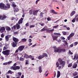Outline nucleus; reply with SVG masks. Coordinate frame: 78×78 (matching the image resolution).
Segmentation results:
<instances>
[{
    "label": "nucleus",
    "mask_w": 78,
    "mask_h": 78,
    "mask_svg": "<svg viewBox=\"0 0 78 78\" xmlns=\"http://www.w3.org/2000/svg\"><path fill=\"white\" fill-rule=\"evenodd\" d=\"M12 6L13 7H16V6H17V5H16L14 4H12Z\"/></svg>",
    "instance_id": "nucleus-61"
},
{
    "label": "nucleus",
    "mask_w": 78,
    "mask_h": 78,
    "mask_svg": "<svg viewBox=\"0 0 78 78\" xmlns=\"http://www.w3.org/2000/svg\"><path fill=\"white\" fill-rule=\"evenodd\" d=\"M6 5H5V4L2 3L0 4V9H5V8H6Z\"/></svg>",
    "instance_id": "nucleus-3"
},
{
    "label": "nucleus",
    "mask_w": 78,
    "mask_h": 78,
    "mask_svg": "<svg viewBox=\"0 0 78 78\" xmlns=\"http://www.w3.org/2000/svg\"><path fill=\"white\" fill-rule=\"evenodd\" d=\"M39 9L37 10H34L33 12V14L34 16H37V12H39Z\"/></svg>",
    "instance_id": "nucleus-11"
},
{
    "label": "nucleus",
    "mask_w": 78,
    "mask_h": 78,
    "mask_svg": "<svg viewBox=\"0 0 78 78\" xmlns=\"http://www.w3.org/2000/svg\"><path fill=\"white\" fill-rule=\"evenodd\" d=\"M42 56H43V58H44V57H48V55L46 53H44L43 54V55H42Z\"/></svg>",
    "instance_id": "nucleus-24"
},
{
    "label": "nucleus",
    "mask_w": 78,
    "mask_h": 78,
    "mask_svg": "<svg viewBox=\"0 0 78 78\" xmlns=\"http://www.w3.org/2000/svg\"><path fill=\"white\" fill-rule=\"evenodd\" d=\"M38 58L39 59V60H40L41 59H42V58H44V57H43L42 55H40L39 56H38Z\"/></svg>",
    "instance_id": "nucleus-28"
},
{
    "label": "nucleus",
    "mask_w": 78,
    "mask_h": 78,
    "mask_svg": "<svg viewBox=\"0 0 78 78\" xmlns=\"http://www.w3.org/2000/svg\"><path fill=\"white\" fill-rule=\"evenodd\" d=\"M1 37L2 38L4 37V34H2L1 35Z\"/></svg>",
    "instance_id": "nucleus-56"
},
{
    "label": "nucleus",
    "mask_w": 78,
    "mask_h": 78,
    "mask_svg": "<svg viewBox=\"0 0 78 78\" xmlns=\"http://www.w3.org/2000/svg\"><path fill=\"white\" fill-rule=\"evenodd\" d=\"M19 48H18L15 51V53H18L19 52Z\"/></svg>",
    "instance_id": "nucleus-60"
},
{
    "label": "nucleus",
    "mask_w": 78,
    "mask_h": 78,
    "mask_svg": "<svg viewBox=\"0 0 78 78\" xmlns=\"http://www.w3.org/2000/svg\"><path fill=\"white\" fill-rule=\"evenodd\" d=\"M28 41L29 43H31V41H32V40L30 38H29Z\"/></svg>",
    "instance_id": "nucleus-48"
},
{
    "label": "nucleus",
    "mask_w": 78,
    "mask_h": 78,
    "mask_svg": "<svg viewBox=\"0 0 78 78\" xmlns=\"http://www.w3.org/2000/svg\"><path fill=\"white\" fill-rule=\"evenodd\" d=\"M12 44V47L14 48L16 47H17V44L16 43L14 42L13 41Z\"/></svg>",
    "instance_id": "nucleus-14"
},
{
    "label": "nucleus",
    "mask_w": 78,
    "mask_h": 78,
    "mask_svg": "<svg viewBox=\"0 0 78 78\" xmlns=\"http://www.w3.org/2000/svg\"><path fill=\"white\" fill-rule=\"evenodd\" d=\"M6 8H5V9L6 8H10V4H9V3L6 4Z\"/></svg>",
    "instance_id": "nucleus-26"
},
{
    "label": "nucleus",
    "mask_w": 78,
    "mask_h": 78,
    "mask_svg": "<svg viewBox=\"0 0 78 78\" xmlns=\"http://www.w3.org/2000/svg\"><path fill=\"white\" fill-rule=\"evenodd\" d=\"M58 61L60 65H62V68H63L66 64V62L64 61H62V59L61 58L58 59Z\"/></svg>",
    "instance_id": "nucleus-1"
},
{
    "label": "nucleus",
    "mask_w": 78,
    "mask_h": 78,
    "mask_svg": "<svg viewBox=\"0 0 78 78\" xmlns=\"http://www.w3.org/2000/svg\"><path fill=\"white\" fill-rule=\"evenodd\" d=\"M75 35V34L74 33H71L70 35L69 36L72 37H73V36Z\"/></svg>",
    "instance_id": "nucleus-39"
},
{
    "label": "nucleus",
    "mask_w": 78,
    "mask_h": 78,
    "mask_svg": "<svg viewBox=\"0 0 78 78\" xmlns=\"http://www.w3.org/2000/svg\"><path fill=\"white\" fill-rule=\"evenodd\" d=\"M28 60H26L25 62V64L26 65H28Z\"/></svg>",
    "instance_id": "nucleus-51"
},
{
    "label": "nucleus",
    "mask_w": 78,
    "mask_h": 78,
    "mask_svg": "<svg viewBox=\"0 0 78 78\" xmlns=\"http://www.w3.org/2000/svg\"><path fill=\"white\" fill-rule=\"evenodd\" d=\"M13 73H14V72L11 70H9L7 72L8 74H10V75L12 74Z\"/></svg>",
    "instance_id": "nucleus-25"
},
{
    "label": "nucleus",
    "mask_w": 78,
    "mask_h": 78,
    "mask_svg": "<svg viewBox=\"0 0 78 78\" xmlns=\"http://www.w3.org/2000/svg\"><path fill=\"white\" fill-rule=\"evenodd\" d=\"M20 66H16L14 67L13 68H12L11 70L16 71L17 70H20Z\"/></svg>",
    "instance_id": "nucleus-6"
},
{
    "label": "nucleus",
    "mask_w": 78,
    "mask_h": 78,
    "mask_svg": "<svg viewBox=\"0 0 78 78\" xmlns=\"http://www.w3.org/2000/svg\"><path fill=\"white\" fill-rule=\"evenodd\" d=\"M50 12L51 13H53L54 14H58V13L55 12V11L54 10H51L50 11Z\"/></svg>",
    "instance_id": "nucleus-15"
},
{
    "label": "nucleus",
    "mask_w": 78,
    "mask_h": 78,
    "mask_svg": "<svg viewBox=\"0 0 78 78\" xmlns=\"http://www.w3.org/2000/svg\"><path fill=\"white\" fill-rule=\"evenodd\" d=\"M21 41L22 42H26L27 41V39L25 38H23L21 40Z\"/></svg>",
    "instance_id": "nucleus-37"
},
{
    "label": "nucleus",
    "mask_w": 78,
    "mask_h": 78,
    "mask_svg": "<svg viewBox=\"0 0 78 78\" xmlns=\"http://www.w3.org/2000/svg\"><path fill=\"white\" fill-rule=\"evenodd\" d=\"M11 36L10 35H7L5 36V40L6 42H8L9 41V39L11 37Z\"/></svg>",
    "instance_id": "nucleus-8"
},
{
    "label": "nucleus",
    "mask_w": 78,
    "mask_h": 78,
    "mask_svg": "<svg viewBox=\"0 0 78 78\" xmlns=\"http://www.w3.org/2000/svg\"><path fill=\"white\" fill-rule=\"evenodd\" d=\"M47 20L48 21H50L51 20V18L48 17L47 18Z\"/></svg>",
    "instance_id": "nucleus-44"
},
{
    "label": "nucleus",
    "mask_w": 78,
    "mask_h": 78,
    "mask_svg": "<svg viewBox=\"0 0 78 78\" xmlns=\"http://www.w3.org/2000/svg\"><path fill=\"white\" fill-rule=\"evenodd\" d=\"M2 53L4 55H5V57L8 56H9L10 54V50H7L5 51H3L2 52Z\"/></svg>",
    "instance_id": "nucleus-2"
},
{
    "label": "nucleus",
    "mask_w": 78,
    "mask_h": 78,
    "mask_svg": "<svg viewBox=\"0 0 78 78\" xmlns=\"http://www.w3.org/2000/svg\"><path fill=\"white\" fill-rule=\"evenodd\" d=\"M13 41L14 42L16 43V44H17V43H18V42L19 41V40L15 37H14L13 38Z\"/></svg>",
    "instance_id": "nucleus-9"
},
{
    "label": "nucleus",
    "mask_w": 78,
    "mask_h": 78,
    "mask_svg": "<svg viewBox=\"0 0 78 78\" xmlns=\"http://www.w3.org/2000/svg\"><path fill=\"white\" fill-rule=\"evenodd\" d=\"M17 66V63H15L11 67H10V69H13L14 68V67H16V66Z\"/></svg>",
    "instance_id": "nucleus-18"
},
{
    "label": "nucleus",
    "mask_w": 78,
    "mask_h": 78,
    "mask_svg": "<svg viewBox=\"0 0 78 78\" xmlns=\"http://www.w3.org/2000/svg\"><path fill=\"white\" fill-rule=\"evenodd\" d=\"M19 60L20 61H24V58H22V57H21L20 58Z\"/></svg>",
    "instance_id": "nucleus-35"
},
{
    "label": "nucleus",
    "mask_w": 78,
    "mask_h": 78,
    "mask_svg": "<svg viewBox=\"0 0 78 78\" xmlns=\"http://www.w3.org/2000/svg\"><path fill=\"white\" fill-rule=\"evenodd\" d=\"M73 76H76L77 75H78V72H74L73 73Z\"/></svg>",
    "instance_id": "nucleus-27"
},
{
    "label": "nucleus",
    "mask_w": 78,
    "mask_h": 78,
    "mask_svg": "<svg viewBox=\"0 0 78 78\" xmlns=\"http://www.w3.org/2000/svg\"><path fill=\"white\" fill-rule=\"evenodd\" d=\"M29 14L30 15H31L33 14V11L32 10H30L29 11Z\"/></svg>",
    "instance_id": "nucleus-42"
},
{
    "label": "nucleus",
    "mask_w": 78,
    "mask_h": 78,
    "mask_svg": "<svg viewBox=\"0 0 78 78\" xmlns=\"http://www.w3.org/2000/svg\"><path fill=\"white\" fill-rule=\"evenodd\" d=\"M16 27L17 30H19V29H20V25L17 23L16 24Z\"/></svg>",
    "instance_id": "nucleus-20"
},
{
    "label": "nucleus",
    "mask_w": 78,
    "mask_h": 78,
    "mask_svg": "<svg viewBox=\"0 0 78 78\" xmlns=\"http://www.w3.org/2000/svg\"><path fill=\"white\" fill-rule=\"evenodd\" d=\"M18 74L19 76V77H20V76H21V75H22V73H21V72H19L18 73Z\"/></svg>",
    "instance_id": "nucleus-43"
},
{
    "label": "nucleus",
    "mask_w": 78,
    "mask_h": 78,
    "mask_svg": "<svg viewBox=\"0 0 78 78\" xmlns=\"http://www.w3.org/2000/svg\"><path fill=\"white\" fill-rule=\"evenodd\" d=\"M24 18H21L18 21V24H22L23 23V20Z\"/></svg>",
    "instance_id": "nucleus-12"
},
{
    "label": "nucleus",
    "mask_w": 78,
    "mask_h": 78,
    "mask_svg": "<svg viewBox=\"0 0 78 78\" xmlns=\"http://www.w3.org/2000/svg\"><path fill=\"white\" fill-rule=\"evenodd\" d=\"M28 58H30L31 60H34V58H33V56H31V55H30L29 56Z\"/></svg>",
    "instance_id": "nucleus-33"
},
{
    "label": "nucleus",
    "mask_w": 78,
    "mask_h": 78,
    "mask_svg": "<svg viewBox=\"0 0 78 78\" xmlns=\"http://www.w3.org/2000/svg\"><path fill=\"white\" fill-rule=\"evenodd\" d=\"M38 69L39 73H41V72H42V68L41 67V66H40L38 68Z\"/></svg>",
    "instance_id": "nucleus-32"
},
{
    "label": "nucleus",
    "mask_w": 78,
    "mask_h": 78,
    "mask_svg": "<svg viewBox=\"0 0 78 78\" xmlns=\"http://www.w3.org/2000/svg\"><path fill=\"white\" fill-rule=\"evenodd\" d=\"M54 29H52L49 30V31H50V32H51V33H52V32H53V31H54Z\"/></svg>",
    "instance_id": "nucleus-54"
},
{
    "label": "nucleus",
    "mask_w": 78,
    "mask_h": 78,
    "mask_svg": "<svg viewBox=\"0 0 78 78\" xmlns=\"http://www.w3.org/2000/svg\"><path fill=\"white\" fill-rule=\"evenodd\" d=\"M72 63H69L68 65V67H71L72 66Z\"/></svg>",
    "instance_id": "nucleus-34"
},
{
    "label": "nucleus",
    "mask_w": 78,
    "mask_h": 78,
    "mask_svg": "<svg viewBox=\"0 0 78 78\" xmlns=\"http://www.w3.org/2000/svg\"><path fill=\"white\" fill-rule=\"evenodd\" d=\"M24 58H26V59H28L29 58V55L26 54H25L24 55Z\"/></svg>",
    "instance_id": "nucleus-21"
},
{
    "label": "nucleus",
    "mask_w": 78,
    "mask_h": 78,
    "mask_svg": "<svg viewBox=\"0 0 78 78\" xmlns=\"http://www.w3.org/2000/svg\"><path fill=\"white\" fill-rule=\"evenodd\" d=\"M0 30L1 31H5V27H2L1 28Z\"/></svg>",
    "instance_id": "nucleus-30"
},
{
    "label": "nucleus",
    "mask_w": 78,
    "mask_h": 78,
    "mask_svg": "<svg viewBox=\"0 0 78 78\" xmlns=\"http://www.w3.org/2000/svg\"><path fill=\"white\" fill-rule=\"evenodd\" d=\"M75 14V11H73L71 13H70V15L71 16H73Z\"/></svg>",
    "instance_id": "nucleus-29"
},
{
    "label": "nucleus",
    "mask_w": 78,
    "mask_h": 78,
    "mask_svg": "<svg viewBox=\"0 0 78 78\" xmlns=\"http://www.w3.org/2000/svg\"><path fill=\"white\" fill-rule=\"evenodd\" d=\"M12 30H13L14 29V30H16V25H14L13 27H12Z\"/></svg>",
    "instance_id": "nucleus-38"
},
{
    "label": "nucleus",
    "mask_w": 78,
    "mask_h": 78,
    "mask_svg": "<svg viewBox=\"0 0 78 78\" xmlns=\"http://www.w3.org/2000/svg\"><path fill=\"white\" fill-rule=\"evenodd\" d=\"M3 65H8V62H5L3 63Z\"/></svg>",
    "instance_id": "nucleus-63"
},
{
    "label": "nucleus",
    "mask_w": 78,
    "mask_h": 78,
    "mask_svg": "<svg viewBox=\"0 0 78 78\" xmlns=\"http://www.w3.org/2000/svg\"><path fill=\"white\" fill-rule=\"evenodd\" d=\"M40 25H41V26H42V27H44V23H42L41 22L39 23Z\"/></svg>",
    "instance_id": "nucleus-45"
},
{
    "label": "nucleus",
    "mask_w": 78,
    "mask_h": 78,
    "mask_svg": "<svg viewBox=\"0 0 78 78\" xmlns=\"http://www.w3.org/2000/svg\"><path fill=\"white\" fill-rule=\"evenodd\" d=\"M71 37H70V35H69L67 37V39L68 40H70V38H71Z\"/></svg>",
    "instance_id": "nucleus-55"
},
{
    "label": "nucleus",
    "mask_w": 78,
    "mask_h": 78,
    "mask_svg": "<svg viewBox=\"0 0 78 78\" xmlns=\"http://www.w3.org/2000/svg\"><path fill=\"white\" fill-rule=\"evenodd\" d=\"M47 29H46V28L44 27L42 29L40 30L41 32H43V31H47Z\"/></svg>",
    "instance_id": "nucleus-19"
},
{
    "label": "nucleus",
    "mask_w": 78,
    "mask_h": 78,
    "mask_svg": "<svg viewBox=\"0 0 78 78\" xmlns=\"http://www.w3.org/2000/svg\"><path fill=\"white\" fill-rule=\"evenodd\" d=\"M53 48H54V52L55 53H57L58 52V51H59V48H56V46H54L53 47Z\"/></svg>",
    "instance_id": "nucleus-10"
},
{
    "label": "nucleus",
    "mask_w": 78,
    "mask_h": 78,
    "mask_svg": "<svg viewBox=\"0 0 78 78\" xmlns=\"http://www.w3.org/2000/svg\"><path fill=\"white\" fill-rule=\"evenodd\" d=\"M66 51V50L65 49H61L60 48H59L58 49V53H61V52H65Z\"/></svg>",
    "instance_id": "nucleus-7"
},
{
    "label": "nucleus",
    "mask_w": 78,
    "mask_h": 78,
    "mask_svg": "<svg viewBox=\"0 0 78 78\" xmlns=\"http://www.w3.org/2000/svg\"><path fill=\"white\" fill-rule=\"evenodd\" d=\"M57 25V26H54L53 28H58V26H59V25Z\"/></svg>",
    "instance_id": "nucleus-53"
},
{
    "label": "nucleus",
    "mask_w": 78,
    "mask_h": 78,
    "mask_svg": "<svg viewBox=\"0 0 78 78\" xmlns=\"http://www.w3.org/2000/svg\"><path fill=\"white\" fill-rule=\"evenodd\" d=\"M52 37L53 38V41H57V38L58 37V36H54L53 35L52 36Z\"/></svg>",
    "instance_id": "nucleus-13"
},
{
    "label": "nucleus",
    "mask_w": 78,
    "mask_h": 78,
    "mask_svg": "<svg viewBox=\"0 0 78 78\" xmlns=\"http://www.w3.org/2000/svg\"><path fill=\"white\" fill-rule=\"evenodd\" d=\"M72 22H75V19H74L72 20Z\"/></svg>",
    "instance_id": "nucleus-59"
},
{
    "label": "nucleus",
    "mask_w": 78,
    "mask_h": 78,
    "mask_svg": "<svg viewBox=\"0 0 78 78\" xmlns=\"http://www.w3.org/2000/svg\"><path fill=\"white\" fill-rule=\"evenodd\" d=\"M76 55H77L76 54L75 55H74V58H72V59L73 60H75V59H76Z\"/></svg>",
    "instance_id": "nucleus-41"
},
{
    "label": "nucleus",
    "mask_w": 78,
    "mask_h": 78,
    "mask_svg": "<svg viewBox=\"0 0 78 78\" xmlns=\"http://www.w3.org/2000/svg\"><path fill=\"white\" fill-rule=\"evenodd\" d=\"M15 10H14V12H18L19 11V9L17 7L13 8Z\"/></svg>",
    "instance_id": "nucleus-23"
},
{
    "label": "nucleus",
    "mask_w": 78,
    "mask_h": 78,
    "mask_svg": "<svg viewBox=\"0 0 78 78\" xmlns=\"http://www.w3.org/2000/svg\"><path fill=\"white\" fill-rule=\"evenodd\" d=\"M6 50V47L5 46H4L3 48V50Z\"/></svg>",
    "instance_id": "nucleus-64"
},
{
    "label": "nucleus",
    "mask_w": 78,
    "mask_h": 78,
    "mask_svg": "<svg viewBox=\"0 0 78 78\" xmlns=\"http://www.w3.org/2000/svg\"><path fill=\"white\" fill-rule=\"evenodd\" d=\"M14 34L15 35H16V34H18L19 33H18V31H16L14 32Z\"/></svg>",
    "instance_id": "nucleus-46"
},
{
    "label": "nucleus",
    "mask_w": 78,
    "mask_h": 78,
    "mask_svg": "<svg viewBox=\"0 0 78 78\" xmlns=\"http://www.w3.org/2000/svg\"><path fill=\"white\" fill-rule=\"evenodd\" d=\"M59 65V62H57L56 63V67H58Z\"/></svg>",
    "instance_id": "nucleus-36"
},
{
    "label": "nucleus",
    "mask_w": 78,
    "mask_h": 78,
    "mask_svg": "<svg viewBox=\"0 0 78 78\" xmlns=\"http://www.w3.org/2000/svg\"><path fill=\"white\" fill-rule=\"evenodd\" d=\"M6 17L7 16L4 14H3L2 16H0V19L2 20H5V19H6Z\"/></svg>",
    "instance_id": "nucleus-5"
},
{
    "label": "nucleus",
    "mask_w": 78,
    "mask_h": 78,
    "mask_svg": "<svg viewBox=\"0 0 78 78\" xmlns=\"http://www.w3.org/2000/svg\"><path fill=\"white\" fill-rule=\"evenodd\" d=\"M24 48H25V46L23 45H22L19 46L18 48L20 51H22L23 50Z\"/></svg>",
    "instance_id": "nucleus-4"
},
{
    "label": "nucleus",
    "mask_w": 78,
    "mask_h": 78,
    "mask_svg": "<svg viewBox=\"0 0 78 78\" xmlns=\"http://www.w3.org/2000/svg\"><path fill=\"white\" fill-rule=\"evenodd\" d=\"M26 27H28V26H29L30 25H29V23H27L26 25Z\"/></svg>",
    "instance_id": "nucleus-52"
},
{
    "label": "nucleus",
    "mask_w": 78,
    "mask_h": 78,
    "mask_svg": "<svg viewBox=\"0 0 78 78\" xmlns=\"http://www.w3.org/2000/svg\"><path fill=\"white\" fill-rule=\"evenodd\" d=\"M69 47H73V44H71L70 46Z\"/></svg>",
    "instance_id": "nucleus-58"
},
{
    "label": "nucleus",
    "mask_w": 78,
    "mask_h": 78,
    "mask_svg": "<svg viewBox=\"0 0 78 78\" xmlns=\"http://www.w3.org/2000/svg\"><path fill=\"white\" fill-rule=\"evenodd\" d=\"M78 43L77 42H75L74 43V46H75L76 45H77V44H78Z\"/></svg>",
    "instance_id": "nucleus-57"
},
{
    "label": "nucleus",
    "mask_w": 78,
    "mask_h": 78,
    "mask_svg": "<svg viewBox=\"0 0 78 78\" xmlns=\"http://www.w3.org/2000/svg\"><path fill=\"white\" fill-rule=\"evenodd\" d=\"M43 14V12H41L40 13V17H43V15H42Z\"/></svg>",
    "instance_id": "nucleus-50"
},
{
    "label": "nucleus",
    "mask_w": 78,
    "mask_h": 78,
    "mask_svg": "<svg viewBox=\"0 0 78 78\" xmlns=\"http://www.w3.org/2000/svg\"><path fill=\"white\" fill-rule=\"evenodd\" d=\"M61 76V73L59 71H58L57 75V78H59Z\"/></svg>",
    "instance_id": "nucleus-22"
},
{
    "label": "nucleus",
    "mask_w": 78,
    "mask_h": 78,
    "mask_svg": "<svg viewBox=\"0 0 78 78\" xmlns=\"http://www.w3.org/2000/svg\"><path fill=\"white\" fill-rule=\"evenodd\" d=\"M35 27V25H30V28H32V27Z\"/></svg>",
    "instance_id": "nucleus-49"
},
{
    "label": "nucleus",
    "mask_w": 78,
    "mask_h": 78,
    "mask_svg": "<svg viewBox=\"0 0 78 78\" xmlns=\"http://www.w3.org/2000/svg\"><path fill=\"white\" fill-rule=\"evenodd\" d=\"M39 1H40V0H37L36 2V5H37L38 2H39Z\"/></svg>",
    "instance_id": "nucleus-62"
},
{
    "label": "nucleus",
    "mask_w": 78,
    "mask_h": 78,
    "mask_svg": "<svg viewBox=\"0 0 78 78\" xmlns=\"http://www.w3.org/2000/svg\"><path fill=\"white\" fill-rule=\"evenodd\" d=\"M54 35H56V36H61V34L59 33H54Z\"/></svg>",
    "instance_id": "nucleus-31"
},
{
    "label": "nucleus",
    "mask_w": 78,
    "mask_h": 78,
    "mask_svg": "<svg viewBox=\"0 0 78 78\" xmlns=\"http://www.w3.org/2000/svg\"><path fill=\"white\" fill-rule=\"evenodd\" d=\"M65 44H63V45L64 46H69V45H68V43H67V42L66 41H65Z\"/></svg>",
    "instance_id": "nucleus-40"
},
{
    "label": "nucleus",
    "mask_w": 78,
    "mask_h": 78,
    "mask_svg": "<svg viewBox=\"0 0 78 78\" xmlns=\"http://www.w3.org/2000/svg\"><path fill=\"white\" fill-rule=\"evenodd\" d=\"M12 62V61H10L7 62V64L8 65H9V64H11Z\"/></svg>",
    "instance_id": "nucleus-47"
},
{
    "label": "nucleus",
    "mask_w": 78,
    "mask_h": 78,
    "mask_svg": "<svg viewBox=\"0 0 78 78\" xmlns=\"http://www.w3.org/2000/svg\"><path fill=\"white\" fill-rule=\"evenodd\" d=\"M77 64H76V63H74L73 64L72 67L73 68V69H76V68L77 67Z\"/></svg>",
    "instance_id": "nucleus-16"
},
{
    "label": "nucleus",
    "mask_w": 78,
    "mask_h": 78,
    "mask_svg": "<svg viewBox=\"0 0 78 78\" xmlns=\"http://www.w3.org/2000/svg\"><path fill=\"white\" fill-rule=\"evenodd\" d=\"M5 27L7 31H10L11 30V28L8 26Z\"/></svg>",
    "instance_id": "nucleus-17"
}]
</instances>
